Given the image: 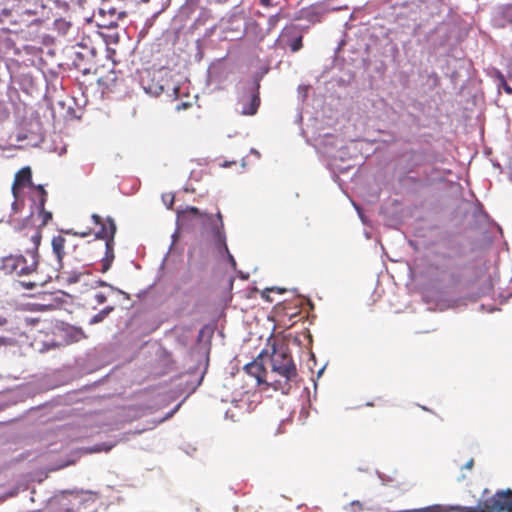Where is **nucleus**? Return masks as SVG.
I'll return each instance as SVG.
<instances>
[{"label":"nucleus","mask_w":512,"mask_h":512,"mask_svg":"<svg viewBox=\"0 0 512 512\" xmlns=\"http://www.w3.org/2000/svg\"><path fill=\"white\" fill-rule=\"evenodd\" d=\"M503 17L510 23H512V3L506 5L502 11Z\"/></svg>","instance_id":"obj_32"},{"label":"nucleus","mask_w":512,"mask_h":512,"mask_svg":"<svg viewBox=\"0 0 512 512\" xmlns=\"http://www.w3.org/2000/svg\"><path fill=\"white\" fill-rule=\"evenodd\" d=\"M65 243H66V239L61 235L54 236L52 239V243H51L52 251H53L54 255L56 256L57 264H58L59 268H61V269H63V258L65 256V251H64Z\"/></svg>","instance_id":"obj_13"},{"label":"nucleus","mask_w":512,"mask_h":512,"mask_svg":"<svg viewBox=\"0 0 512 512\" xmlns=\"http://www.w3.org/2000/svg\"><path fill=\"white\" fill-rule=\"evenodd\" d=\"M468 298H448V299H439L437 300V306L440 310L449 309V308H458L460 306L467 305Z\"/></svg>","instance_id":"obj_17"},{"label":"nucleus","mask_w":512,"mask_h":512,"mask_svg":"<svg viewBox=\"0 0 512 512\" xmlns=\"http://www.w3.org/2000/svg\"><path fill=\"white\" fill-rule=\"evenodd\" d=\"M188 105H189L188 103H182V104L177 105L176 109L179 111L181 109L188 107Z\"/></svg>","instance_id":"obj_47"},{"label":"nucleus","mask_w":512,"mask_h":512,"mask_svg":"<svg viewBox=\"0 0 512 512\" xmlns=\"http://www.w3.org/2000/svg\"><path fill=\"white\" fill-rule=\"evenodd\" d=\"M353 205H354L355 209L357 210L358 215H359V217L361 218L362 222H363V223H365V219H364V216H363V214H362V212H361L360 208H359L355 203H353Z\"/></svg>","instance_id":"obj_45"},{"label":"nucleus","mask_w":512,"mask_h":512,"mask_svg":"<svg viewBox=\"0 0 512 512\" xmlns=\"http://www.w3.org/2000/svg\"><path fill=\"white\" fill-rule=\"evenodd\" d=\"M83 274H84V272L80 271L78 269H73V270L63 269L60 272V274L58 275V279L68 285H72V284L78 283L81 280V277Z\"/></svg>","instance_id":"obj_16"},{"label":"nucleus","mask_w":512,"mask_h":512,"mask_svg":"<svg viewBox=\"0 0 512 512\" xmlns=\"http://www.w3.org/2000/svg\"><path fill=\"white\" fill-rule=\"evenodd\" d=\"M42 0H11V5L0 11L2 29L13 33L23 31V27L39 26L44 16Z\"/></svg>","instance_id":"obj_1"},{"label":"nucleus","mask_w":512,"mask_h":512,"mask_svg":"<svg viewBox=\"0 0 512 512\" xmlns=\"http://www.w3.org/2000/svg\"><path fill=\"white\" fill-rule=\"evenodd\" d=\"M2 45L6 48H9L11 45V41L9 39H5L2 43Z\"/></svg>","instance_id":"obj_48"},{"label":"nucleus","mask_w":512,"mask_h":512,"mask_svg":"<svg viewBox=\"0 0 512 512\" xmlns=\"http://www.w3.org/2000/svg\"><path fill=\"white\" fill-rule=\"evenodd\" d=\"M278 19H279V14H275V15L270 16L269 19H268L269 28L274 27L276 25Z\"/></svg>","instance_id":"obj_36"},{"label":"nucleus","mask_w":512,"mask_h":512,"mask_svg":"<svg viewBox=\"0 0 512 512\" xmlns=\"http://www.w3.org/2000/svg\"><path fill=\"white\" fill-rule=\"evenodd\" d=\"M474 465V460L470 459L466 464L462 467V469H472Z\"/></svg>","instance_id":"obj_44"},{"label":"nucleus","mask_w":512,"mask_h":512,"mask_svg":"<svg viewBox=\"0 0 512 512\" xmlns=\"http://www.w3.org/2000/svg\"><path fill=\"white\" fill-rule=\"evenodd\" d=\"M179 407H180V404L175 406V408L171 412H169V414L167 415L166 418L171 417L178 410Z\"/></svg>","instance_id":"obj_49"},{"label":"nucleus","mask_w":512,"mask_h":512,"mask_svg":"<svg viewBox=\"0 0 512 512\" xmlns=\"http://www.w3.org/2000/svg\"><path fill=\"white\" fill-rule=\"evenodd\" d=\"M262 74L256 73L251 79L241 81L238 84V104L241 106V114L254 115L260 105L259 88Z\"/></svg>","instance_id":"obj_5"},{"label":"nucleus","mask_w":512,"mask_h":512,"mask_svg":"<svg viewBox=\"0 0 512 512\" xmlns=\"http://www.w3.org/2000/svg\"><path fill=\"white\" fill-rule=\"evenodd\" d=\"M302 38L299 26L290 24L282 29L277 42L280 47L289 48L292 52H297L302 48Z\"/></svg>","instance_id":"obj_9"},{"label":"nucleus","mask_w":512,"mask_h":512,"mask_svg":"<svg viewBox=\"0 0 512 512\" xmlns=\"http://www.w3.org/2000/svg\"><path fill=\"white\" fill-rule=\"evenodd\" d=\"M250 153H251V154H254V155H255L256 157H258V158L260 157L259 152H258L256 149H254V148H252V149L250 150Z\"/></svg>","instance_id":"obj_50"},{"label":"nucleus","mask_w":512,"mask_h":512,"mask_svg":"<svg viewBox=\"0 0 512 512\" xmlns=\"http://www.w3.org/2000/svg\"><path fill=\"white\" fill-rule=\"evenodd\" d=\"M503 297H510L512 296V280H511V286L507 289V291H503L500 293Z\"/></svg>","instance_id":"obj_41"},{"label":"nucleus","mask_w":512,"mask_h":512,"mask_svg":"<svg viewBox=\"0 0 512 512\" xmlns=\"http://www.w3.org/2000/svg\"><path fill=\"white\" fill-rule=\"evenodd\" d=\"M32 173L29 167L22 168L15 175V179L12 185V194L14 198L19 199V190L22 187L33 188L35 185L32 183Z\"/></svg>","instance_id":"obj_11"},{"label":"nucleus","mask_w":512,"mask_h":512,"mask_svg":"<svg viewBox=\"0 0 512 512\" xmlns=\"http://www.w3.org/2000/svg\"><path fill=\"white\" fill-rule=\"evenodd\" d=\"M76 58H79V59H80V58H82V54H81V53H79V52H77V53H76Z\"/></svg>","instance_id":"obj_58"},{"label":"nucleus","mask_w":512,"mask_h":512,"mask_svg":"<svg viewBox=\"0 0 512 512\" xmlns=\"http://www.w3.org/2000/svg\"><path fill=\"white\" fill-rule=\"evenodd\" d=\"M112 263H113L112 261H109L107 259L102 258L101 259V269H100V271L102 273H106L110 269Z\"/></svg>","instance_id":"obj_35"},{"label":"nucleus","mask_w":512,"mask_h":512,"mask_svg":"<svg viewBox=\"0 0 512 512\" xmlns=\"http://www.w3.org/2000/svg\"><path fill=\"white\" fill-rule=\"evenodd\" d=\"M188 219H191V216H187L184 220H180V221H178V219L176 220L177 228H176V230L174 231V233L171 235V239H172V241H171V244H170L169 250H168V252L166 253V255H165V257H164V259H163V261H162L161 266H163V265H164V263H165V261H166V259H167L168 255H169L170 251L173 249V247H174L175 243L177 242V240H178V238H179V227H180V225H183V224H184Z\"/></svg>","instance_id":"obj_21"},{"label":"nucleus","mask_w":512,"mask_h":512,"mask_svg":"<svg viewBox=\"0 0 512 512\" xmlns=\"http://www.w3.org/2000/svg\"><path fill=\"white\" fill-rule=\"evenodd\" d=\"M260 3H261V5L266 6V7L272 5L271 0H260Z\"/></svg>","instance_id":"obj_46"},{"label":"nucleus","mask_w":512,"mask_h":512,"mask_svg":"<svg viewBox=\"0 0 512 512\" xmlns=\"http://www.w3.org/2000/svg\"><path fill=\"white\" fill-rule=\"evenodd\" d=\"M11 208L14 213H17L19 211L18 199L15 198V201L12 203Z\"/></svg>","instance_id":"obj_43"},{"label":"nucleus","mask_w":512,"mask_h":512,"mask_svg":"<svg viewBox=\"0 0 512 512\" xmlns=\"http://www.w3.org/2000/svg\"><path fill=\"white\" fill-rule=\"evenodd\" d=\"M37 260L30 259L27 255H10L2 259L1 269L6 274L25 276L32 274L37 268Z\"/></svg>","instance_id":"obj_8"},{"label":"nucleus","mask_w":512,"mask_h":512,"mask_svg":"<svg viewBox=\"0 0 512 512\" xmlns=\"http://www.w3.org/2000/svg\"><path fill=\"white\" fill-rule=\"evenodd\" d=\"M83 331L80 328H75L73 332V338L75 341H78L83 337Z\"/></svg>","instance_id":"obj_38"},{"label":"nucleus","mask_w":512,"mask_h":512,"mask_svg":"<svg viewBox=\"0 0 512 512\" xmlns=\"http://www.w3.org/2000/svg\"><path fill=\"white\" fill-rule=\"evenodd\" d=\"M162 201L164 205L170 209L174 203V195L170 193H166L162 195Z\"/></svg>","instance_id":"obj_31"},{"label":"nucleus","mask_w":512,"mask_h":512,"mask_svg":"<svg viewBox=\"0 0 512 512\" xmlns=\"http://www.w3.org/2000/svg\"><path fill=\"white\" fill-rule=\"evenodd\" d=\"M100 226L101 229L96 233V237L99 239H104L106 242H109L110 240L114 241V236L116 233V224L114 220L108 217L106 223H103Z\"/></svg>","instance_id":"obj_12"},{"label":"nucleus","mask_w":512,"mask_h":512,"mask_svg":"<svg viewBox=\"0 0 512 512\" xmlns=\"http://www.w3.org/2000/svg\"><path fill=\"white\" fill-rule=\"evenodd\" d=\"M212 221L216 223H224L223 216L220 211H218L215 215L212 214Z\"/></svg>","instance_id":"obj_39"},{"label":"nucleus","mask_w":512,"mask_h":512,"mask_svg":"<svg viewBox=\"0 0 512 512\" xmlns=\"http://www.w3.org/2000/svg\"><path fill=\"white\" fill-rule=\"evenodd\" d=\"M221 256H226L227 261L231 265V267L236 270V261L233 257V255L230 253L229 249L227 248V251H217Z\"/></svg>","instance_id":"obj_30"},{"label":"nucleus","mask_w":512,"mask_h":512,"mask_svg":"<svg viewBox=\"0 0 512 512\" xmlns=\"http://www.w3.org/2000/svg\"><path fill=\"white\" fill-rule=\"evenodd\" d=\"M94 300L98 305H102L107 301V295L103 292H98L94 295Z\"/></svg>","instance_id":"obj_34"},{"label":"nucleus","mask_w":512,"mask_h":512,"mask_svg":"<svg viewBox=\"0 0 512 512\" xmlns=\"http://www.w3.org/2000/svg\"><path fill=\"white\" fill-rule=\"evenodd\" d=\"M92 219H93L94 223L97 225L103 224L101 217L97 214H93Z\"/></svg>","instance_id":"obj_42"},{"label":"nucleus","mask_w":512,"mask_h":512,"mask_svg":"<svg viewBox=\"0 0 512 512\" xmlns=\"http://www.w3.org/2000/svg\"><path fill=\"white\" fill-rule=\"evenodd\" d=\"M172 90H173V93H174L175 95H177V94H178V91H179V88H178L177 86H173V87H172Z\"/></svg>","instance_id":"obj_54"},{"label":"nucleus","mask_w":512,"mask_h":512,"mask_svg":"<svg viewBox=\"0 0 512 512\" xmlns=\"http://www.w3.org/2000/svg\"><path fill=\"white\" fill-rule=\"evenodd\" d=\"M112 447H113V445L100 444V445H97V447L93 451H95V452L109 451Z\"/></svg>","instance_id":"obj_37"},{"label":"nucleus","mask_w":512,"mask_h":512,"mask_svg":"<svg viewBox=\"0 0 512 512\" xmlns=\"http://www.w3.org/2000/svg\"><path fill=\"white\" fill-rule=\"evenodd\" d=\"M497 79L498 88H503L506 93L512 94V88L507 84L505 77L500 72H497Z\"/></svg>","instance_id":"obj_27"},{"label":"nucleus","mask_w":512,"mask_h":512,"mask_svg":"<svg viewBox=\"0 0 512 512\" xmlns=\"http://www.w3.org/2000/svg\"><path fill=\"white\" fill-rule=\"evenodd\" d=\"M141 1H142V2H144V3H146V2H148L149 0H141Z\"/></svg>","instance_id":"obj_59"},{"label":"nucleus","mask_w":512,"mask_h":512,"mask_svg":"<svg viewBox=\"0 0 512 512\" xmlns=\"http://www.w3.org/2000/svg\"><path fill=\"white\" fill-rule=\"evenodd\" d=\"M115 310L114 306H106L101 309L98 313L94 314L88 320L89 325H96L98 323L103 322L113 311Z\"/></svg>","instance_id":"obj_18"},{"label":"nucleus","mask_w":512,"mask_h":512,"mask_svg":"<svg viewBox=\"0 0 512 512\" xmlns=\"http://www.w3.org/2000/svg\"><path fill=\"white\" fill-rule=\"evenodd\" d=\"M378 477L382 481V483H385L386 479L384 478V475L378 472Z\"/></svg>","instance_id":"obj_53"},{"label":"nucleus","mask_w":512,"mask_h":512,"mask_svg":"<svg viewBox=\"0 0 512 512\" xmlns=\"http://www.w3.org/2000/svg\"><path fill=\"white\" fill-rule=\"evenodd\" d=\"M498 278V273L496 270H494L493 275H489V279L485 282L484 286L481 289V292L477 295V297L488 294L490 291H492L495 286V283L498 281Z\"/></svg>","instance_id":"obj_22"},{"label":"nucleus","mask_w":512,"mask_h":512,"mask_svg":"<svg viewBox=\"0 0 512 512\" xmlns=\"http://www.w3.org/2000/svg\"><path fill=\"white\" fill-rule=\"evenodd\" d=\"M18 284L22 288L28 289V290H33L38 285L36 281H25V280L19 281Z\"/></svg>","instance_id":"obj_33"},{"label":"nucleus","mask_w":512,"mask_h":512,"mask_svg":"<svg viewBox=\"0 0 512 512\" xmlns=\"http://www.w3.org/2000/svg\"><path fill=\"white\" fill-rule=\"evenodd\" d=\"M7 321L5 318H0V325H3L5 324Z\"/></svg>","instance_id":"obj_57"},{"label":"nucleus","mask_w":512,"mask_h":512,"mask_svg":"<svg viewBox=\"0 0 512 512\" xmlns=\"http://www.w3.org/2000/svg\"><path fill=\"white\" fill-rule=\"evenodd\" d=\"M119 19L117 18H110L108 15H105V17H100V22L98 23V26L101 28H115L117 26V21Z\"/></svg>","instance_id":"obj_24"},{"label":"nucleus","mask_w":512,"mask_h":512,"mask_svg":"<svg viewBox=\"0 0 512 512\" xmlns=\"http://www.w3.org/2000/svg\"><path fill=\"white\" fill-rule=\"evenodd\" d=\"M509 74L512 76V59H511V62L509 64Z\"/></svg>","instance_id":"obj_56"},{"label":"nucleus","mask_w":512,"mask_h":512,"mask_svg":"<svg viewBox=\"0 0 512 512\" xmlns=\"http://www.w3.org/2000/svg\"><path fill=\"white\" fill-rule=\"evenodd\" d=\"M466 512H512V490L497 491L491 498Z\"/></svg>","instance_id":"obj_7"},{"label":"nucleus","mask_w":512,"mask_h":512,"mask_svg":"<svg viewBox=\"0 0 512 512\" xmlns=\"http://www.w3.org/2000/svg\"><path fill=\"white\" fill-rule=\"evenodd\" d=\"M32 189H33V191L31 192V195H30V200L32 202L31 210L39 207L40 195L43 194L44 198H45V202L47 201V192L44 189L43 185L34 186Z\"/></svg>","instance_id":"obj_19"},{"label":"nucleus","mask_w":512,"mask_h":512,"mask_svg":"<svg viewBox=\"0 0 512 512\" xmlns=\"http://www.w3.org/2000/svg\"><path fill=\"white\" fill-rule=\"evenodd\" d=\"M19 148L36 147L44 139L43 128L38 117L25 118L14 133Z\"/></svg>","instance_id":"obj_6"},{"label":"nucleus","mask_w":512,"mask_h":512,"mask_svg":"<svg viewBox=\"0 0 512 512\" xmlns=\"http://www.w3.org/2000/svg\"><path fill=\"white\" fill-rule=\"evenodd\" d=\"M473 216L480 222L486 221L488 219L487 213L483 210V207L481 205H478L474 209Z\"/></svg>","instance_id":"obj_28"},{"label":"nucleus","mask_w":512,"mask_h":512,"mask_svg":"<svg viewBox=\"0 0 512 512\" xmlns=\"http://www.w3.org/2000/svg\"><path fill=\"white\" fill-rule=\"evenodd\" d=\"M272 372L277 373L284 380H275L271 385L274 390H280L288 394L291 389V382L297 378L296 365L291 356L285 351H274L271 358Z\"/></svg>","instance_id":"obj_4"},{"label":"nucleus","mask_w":512,"mask_h":512,"mask_svg":"<svg viewBox=\"0 0 512 512\" xmlns=\"http://www.w3.org/2000/svg\"><path fill=\"white\" fill-rule=\"evenodd\" d=\"M239 276L242 278V279H248V274H244L243 272L239 271Z\"/></svg>","instance_id":"obj_51"},{"label":"nucleus","mask_w":512,"mask_h":512,"mask_svg":"<svg viewBox=\"0 0 512 512\" xmlns=\"http://www.w3.org/2000/svg\"><path fill=\"white\" fill-rule=\"evenodd\" d=\"M245 373L251 377L257 386L265 385L269 386L270 384L265 381L266 370L261 360L256 359L244 366Z\"/></svg>","instance_id":"obj_10"},{"label":"nucleus","mask_w":512,"mask_h":512,"mask_svg":"<svg viewBox=\"0 0 512 512\" xmlns=\"http://www.w3.org/2000/svg\"><path fill=\"white\" fill-rule=\"evenodd\" d=\"M35 214H37L38 218L41 219L40 227L45 226L51 219H52V213L45 210V198L44 195H40V203L39 207L32 209L30 216L26 219V221L29 220L30 217H33Z\"/></svg>","instance_id":"obj_14"},{"label":"nucleus","mask_w":512,"mask_h":512,"mask_svg":"<svg viewBox=\"0 0 512 512\" xmlns=\"http://www.w3.org/2000/svg\"><path fill=\"white\" fill-rule=\"evenodd\" d=\"M103 258L113 262L115 258L114 241L110 240L109 242L105 243V256Z\"/></svg>","instance_id":"obj_25"},{"label":"nucleus","mask_w":512,"mask_h":512,"mask_svg":"<svg viewBox=\"0 0 512 512\" xmlns=\"http://www.w3.org/2000/svg\"><path fill=\"white\" fill-rule=\"evenodd\" d=\"M349 506H351V507L356 506V507H358V509H359V510H363V509H364V508H363V504H362L360 501H358V500H353V501L349 504Z\"/></svg>","instance_id":"obj_40"},{"label":"nucleus","mask_w":512,"mask_h":512,"mask_svg":"<svg viewBox=\"0 0 512 512\" xmlns=\"http://www.w3.org/2000/svg\"><path fill=\"white\" fill-rule=\"evenodd\" d=\"M10 115L9 107L2 101H0V121L6 120Z\"/></svg>","instance_id":"obj_29"},{"label":"nucleus","mask_w":512,"mask_h":512,"mask_svg":"<svg viewBox=\"0 0 512 512\" xmlns=\"http://www.w3.org/2000/svg\"><path fill=\"white\" fill-rule=\"evenodd\" d=\"M146 92L153 95L158 96L162 94L163 92L167 91L163 85H150L147 88H145Z\"/></svg>","instance_id":"obj_26"},{"label":"nucleus","mask_w":512,"mask_h":512,"mask_svg":"<svg viewBox=\"0 0 512 512\" xmlns=\"http://www.w3.org/2000/svg\"><path fill=\"white\" fill-rule=\"evenodd\" d=\"M31 241H32L33 246L30 249H27L26 255L30 259H32V256H33L34 260L38 261V257H39L38 248H39V245H40V242H41V235H40V233L34 234L31 237Z\"/></svg>","instance_id":"obj_20"},{"label":"nucleus","mask_w":512,"mask_h":512,"mask_svg":"<svg viewBox=\"0 0 512 512\" xmlns=\"http://www.w3.org/2000/svg\"><path fill=\"white\" fill-rule=\"evenodd\" d=\"M324 369H325V366H323L318 372H317V377H321V375L323 374L324 372Z\"/></svg>","instance_id":"obj_52"},{"label":"nucleus","mask_w":512,"mask_h":512,"mask_svg":"<svg viewBox=\"0 0 512 512\" xmlns=\"http://www.w3.org/2000/svg\"><path fill=\"white\" fill-rule=\"evenodd\" d=\"M187 216H191V219L201 218L203 233L209 236L216 250L227 251L224 223L212 221V214L200 211L194 206H187L182 210H178V221L184 220Z\"/></svg>","instance_id":"obj_3"},{"label":"nucleus","mask_w":512,"mask_h":512,"mask_svg":"<svg viewBox=\"0 0 512 512\" xmlns=\"http://www.w3.org/2000/svg\"><path fill=\"white\" fill-rule=\"evenodd\" d=\"M105 15H108L110 18L122 19L126 16V12L110 5L104 0L99 8V17H105Z\"/></svg>","instance_id":"obj_15"},{"label":"nucleus","mask_w":512,"mask_h":512,"mask_svg":"<svg viewBox=\"0 0 512 512\" xmlns=\"http://www.w3.org/2000/svg\"><path fill=\"white\" fill-rule=\"evenodd\" d=\"M94 287H107L111 292L119 293V294L123 295L126 299H129V295L126 292H124L123 290L113 286L112 284H110L104 280H101V279L96 280L94 282Z\"/></svg>","instance_id":"obj_23"},{"label":"nucleus","mask_w":512,"mask_h":512,"mask_svg":"<svg viewBox=\"0 0 512 512\" xmlns=\"http://www.w3.org/2000/svg\"><path fill=\"white\" fill-rule=\"evenodd\" d=\"M317 152L326 157L329 169L344 173L349 169V166L338 165L337 162H344L350 157L349 149L344 145L343 140L331 134L319 135L315 139L314 144Z\"/></svg>","instance_id":"obj_2"},{"label":"nucleus","mask_w":512,"mask_h":512,"mask_svg":"<svg viewBox=\"0 0 512 512\" xmlns=\"http://www.w3.org/2000/svg\"><path fill=\"white\" fill-rule=\"evenodd\" d=\"M343 44H344V41L342 40V41L339 43V45L337 46V48H336V52H337V51H339V50L341 49V47H342V45H343Z\"/></svg>","instance_id":"obj_55"}]
</instances>
